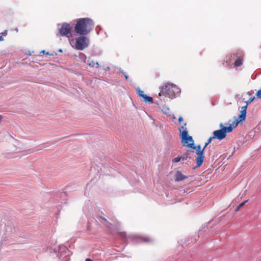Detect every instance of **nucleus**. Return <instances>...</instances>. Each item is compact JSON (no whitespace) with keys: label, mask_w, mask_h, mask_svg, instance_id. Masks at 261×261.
Wrapping results in <instances>:
<instances>
[{"label":"nucleus","mask_w":261,"mask_h":261,"mask_svg":"<svg viewBox=\"0 0 261 261\" xmlns=\"http://www.w3.org/2000/svg\"><path fill=\"white\" fill-rule=\"evenodd\" d=\"M254 98H255L254 97H250L249 99H248L247 101H245V102L246 103V105L247 106H248L249 103H250L251 102H252L253 101Z\"/></svg>","instance_id":"nucleus-15"},{"label":"nucleus","mask_w":261,"mask_h":261,"mask_svg":"<svg viewBox=\"0 0 261 261\" xmlns=\"http://www.w3.org/2000/svg\"><path fill=\"white\" fill-rule=\"evenodd\" d=\"M247 94H248V95H251V93H250L249 92H248Z\"/></svg>","instance_id":"nucleus-29"},{"label":"nucleus","mask_w":261,"mask_h":261,"mask_svg":"<svg viewBox=\"0 0 261 261\" xmlns=\"http://www.w3.org/2000/svg\"><path fill=\"white\" fill-rule=\"evenodd\" d=\"M187 123H185L184 125L179 128L180 132V137L181 139V144L184 146L188 147H192L194 145V140L191 136L188 135V132L186 127Z\"/></svg>","instance_id":"nucleus-4"},{"label":"nucleus","mask_w":261,"mask_h":261,"mask_svg":"<svg viewBox=\"0 0 261 261\" xmlns=\"http://www.w3.org/2000/svg\"><path fill=\"white\" fill-rule=\"evenodd\" d=\"M247 107H248V106H247L246 105L244 106H243L241 108V113H242L243 112H245V114H246V110H247Z\"/></svg>","instance_id":"nucleus-17"},{"label":"nucleus","mask_w":261,"mask_h":261,"mask_svg":"<svg viewBox=\"0 0 261 261\" xmlns=\"http://www.w3.org/2000/svg\"><path fill=\"white\" fill-rule=\"evenodd\" d=\"M73 41H74L73 39H71V40L69 39V42H70V44H71L72 42H73Z\"/></svg>","instance_id":"nucleus-28"},{"label":"nucleus","mask_w":261,"mask_h":261,"mask_svg":"<svg viewBox=\"0 0 261 261\" xmlns=\"http://www.w3.org/2000/svg\"><path fill=\"white\" fill-rule=\"evenodd\" d=\"M4 40V38L2 36H0V41H3Z\"/></svg>","instance_id":"nucleus-27"},{"label":"nucleus","mask_w":261,"mask_h":261,"mask_svg":"<svg viewBox=\"0 0 261 261\" xmlns=\"http://www.w3.org/2000/svg\"><path fill=\"white\" fill-rule=\"evenodd\" d=\"M85 261H93V260L90 258H87Z\"/></svg>","instance_id":"nucleus-26"},{"label":"nucleus","mask_w":261,"mask_h":261,"mask_svg":"<svg viewBox=\"0 0 261 261\" xmlns=\"http://www.w3.org/2000/svg\"><path fill=\"white\" fill-rule=\"evenodd\" d=\"M180 92V90L176 85L167 83L161 86L159 96L161 97V100L165 101L164 97L173 98Z\"/></svg>","instance_id":"nucleus-1"},{"label":"nucleus","mask_w":261,"mask_h":261,"mask_svg":"<svg viewBox=\"0 0 261 261\" xmlns=\"http://www.w3.org/2000/svg\"><path fill=\"white\" fill-rule=\"evenodd\" d=\"M178 121L180 123L181 122H182L183 121V118L181 116H180L179 118H178Z\"/></svg>","instance_id":"nucleus-23"},{"label":"nucleus","mask_w":261,"mask_h":261,"mask_svg":"<svg viewBox=\"0 0 261 261\" xmlns=\"http://www.w3.org/2000/svg\"><path fill=\"white\" fill-rule=\"evenodd\" d=\"M143 240L145 242H150L151 241V239L149 238L145 237L143 238Z\"/></svg>","instance_id":"nucleus-21"},{"label":"nucleus","mask_w":261,"mask_h":261,"mask_svg":"<svg viewBox=\"0 0 261 261\" xmlns=\"http://www.w3.org/2000/svg\"><path fill=\"white\" fill-rule=\"evenodd\" d=\"M94 64H95V63H94L93 64L92 66H94ZM95 64H96V65L97 66H96L97 67H99V64H98V62H96V63H95Z\"/></svg>","instance_id":"nucleus-25"},{"label":"nucleus","mask_w":261,"mask_h":261,"mask_svg":"<svg viewBox=\"0 0 261 261\" xmlns=\"http://www.w3.org/2000/svg\"><path fill=\"white\" fill-rule=\"evenodd\" d=\"M180 158H181V160L184 161L187 159L188 156L187 154H184L182 156H180Z\"/></svg>","instance_id":"nucleus-20"},{"label":"nucleus","mask_w":261,"mask_h":261,"mask_svg":"<svg viewBox=\"0 0 261 261\" xmlns=\"http://www.w3.org/2000/svg\"><path fill=\"white\" fill-rule=\"evenodd\" d=\"M242 64V59L241 58H238L234 62V66L236 67L240 66Z\"/></svg>","instance_id":"nucleus-12"},{"label":"nucleus","mask_w":261,"mask_h":261,"mask_svg":"<svg viewBox=\"0 0 261 261\" xmlns=\"http://www.w3.org/2000/svg\"><path fill=\"white\" fill-rule=\"evenodd\" d=\"M181 160V158L180 156H177L172 159V162L173 163H177Z\"/></svg>","instance_id":"nucleus-14"},{"label":"nucleus","mask_w":261,"mask_h":261,"mask_svg":"<svg viewBox=\"0 0 261 261\" xmlns=\"http://www.w3.org/2000/svg\"><path fill=\"white\" fill-rule=\"evenodd\" d=\"M229 123L230 124V126H224L222 123H220V127L221 129L213 132V138L220 140L224 139L226 136L227 133L231 132L233 128L237 126L239 124V121H232L231 120H229Z\"/></svg>","instance_id":"nucleus-3"},{"label":"nucleus","mask_w":261,"mask_h":261,"mask_svg":"<svg viewBox=\"0 0 261 261\" xmlns=\"http://www.w3.org/2000/svg\"><path fill=\"white\" fill-rule=\"evenodd\" d=\"M190 148L196 150V153L197 155V157L196 159L197 167L200 166L203 162V152L204 149H203V148L202 149H201V147L200 145H198L197 146H194V145H193L192 146V147Z\"/></svg>","instance_id":"nucleus-6"},{"label":"nucleus","mask_w":261,"mask_h":261,"mask_svg":"<svg viewBox=\"0 0 261 261\" xmlns=\"http://www.w3.org/2000/svg\"><path fill=\"white\" fill-rule=\"evenodd\" d=\"M88 38L83 36L77 37L75 40L74 47L77 50H83L88 46Z\"/></svg>","instance_id":"nucleus-5"},{"label":"nucleus","mask_w":261,"mask_h":261,"mask_svg":"<svg viewBox=\"0 0 261 261\" xmlns=\"http://www.w3.org/2000/svg\"><path fill=\"white\" fill-rule=\"evenodd\" d=\"M125 79L127 80V76H125Z\"/></svg>","instance_id":"nucleus-30"},{"label":"nucleus","mask_w":261,"mask_h":261,"mask_svg":"<svg viewBox=\"0 0 261 261\" xmlns=\"http://www.w3.org/2000/svg\"><path fill=\"white\" fill-rule=\"evenodd\" d=\"M94 27L92 20L88 18H84L77 21L74 27L75 33L81 35H85L88 34Z\"/></svg>","instance_id":"nucleus-2"},{"label":"nucleus","mask_w":261,"mask_h":261,"mask_svg":"<svg viewBox=\"0 0 261 261\" xmlns=\"http://www.w3.org/2000/svg\"><path fill=\"white\" fill-rule=\"evenodd\" d=\"M71 27L67 23H64L62 24L61 28L59 29L60 35L62 36H67L69 38L68 35H71Z\"/></svg>","instance_id":"nucleus-7"},{"label":"nucleus","mask_w":261,"mask_h":261,"mask_svg":"<svg viewBox=\"0 0 261 261\" xmlns=\"http://www.w3.org/2000/svg\"><path fill=\"white\" fill-rule=\"evenodd\" d=\"M138 95H139L140 97H142V95H144V92L140 90V89H138Z\"/></svg>","instance_id":"nucleus-18"},{"label":"nucleus","mask_w":261,"mask_h":261,"mask_svg":"<svg viewBox=\"0 0 261 261\" xmlns=\"http://www.w3.org/2000/svg\"><path fill=\"white\" fill-rule=\"evenodd\" d=\"M248 202V200L244 201V202L241 203L235 209V212H238L240 209L246 203Z\"/></svg>","instance_id":"nucleus-11"},{"label":"nucleus","mask_w":261,"mask_h":261,"mask_svg":"<svg viewBox=\"0 0 261 261\" xmlns=\"http://www.w3.org/2000/svg\"><path fill=\"white\" fill-rule=\"evenodd\" d=\"M142 98H143L145 102H152L153 99L152 98L147 96L146 94H144V95H142Z\"/></svg>","instance_id":"nucleus-10"},{"label":"nucleus","mask_w":261,"mask_h":261,"mask_svg":"<svg viewBox=\"0 0 261 261\" xmlns=\"http://www.w3.org/2000/svg\"><path fill=\"white\" fill-rule=\"evenodd\" d=\"M13 13H14V12H12V9H9L8 10V12H7V15H10V14H13Z\"/></svg>","instance_id":"nucleus-22"},{"label":"nucleus","mask_w":261,"mask_h":261,"mask_svg":"<svg viewBox=\"0 0 261 261\" xmlns=\"http://www.w3.org/2000/svg\"><path fill=\"white\" fill-rule=\"evenodd\" d=\"M214 139L213 137H210L208 140H207V142L205 143L204 146L203 147V149H205V148L206 147V146L211 143L212 139Z\"/></svg>","instance_id":"nucleus-13"},{"label":"nucleus","mask_w":261,"mask_h":261,"mask_svg":"<svg viewBox=\"0 0 261 261\" xmlns=\"http://www.w3.org/2000/svg\"><path fill=\"white\" fill-rule=\"evenodd\" d=\"M188 178V176L184 175L180 171H176L175 175V181H180Z\"/></svg>","instance_id":"nucleus-8"},{"label":"nucleus","mask_w":261,"mask_h":261,"mask_svg":"<svg viewBox=\"0 0 261 261\" xmlns=\"http://www.w3.org/2000/svg\"><path fill=\"white\" fill-rule=\"evenodd\" d=\"M246 114L245 112L241 113L240 115L239 116V120L236 119L234 121H239V123L241 121L244 120L246 118Z\"/></svg>","instance_id":"nucleus-9"},{"label":"nucleus","mask_w":261,"mask_h":261,"mask_svg":"<svg viewBox=\"0 0 261 261\" xmlns=\"http://www.w3.org/2000/svg\"><path fill=\"white\" fill-rule=\"evenodd\" d=\"M1 34L6 36L7 35V31L5 30L4 32L2 33Z\"/></svg>","instance_id":"nucleus-24"},{"label":"nucleus","mask_w":261,"mask_h":261,"mask_svg":"<svg viewBox=\"0 0 261 261\" xmlns=\"http://www.w3.org/2000/svg\"><path fill=\"white\" fill-rule=\"evenodd\" d=\"M100 222L102 223H107L108 224H111L110 223H109L107 220L104 218V217H100Z\"/></svg>","instance_id":"nucleus-16"},{"label":"nucleus","mask_w":261,"mask_h":261,"mask_svg":"<svg viewBox=\"0 0 261 261\" xmlns=\"http://www.w3.org/2000/svg\"><path fill=\"white\" fill-rule=\"evenodd\" d=\"M256 96L258 98H261V90H259L257 92Z\"/></svg>","instance_id":"nucleus-19"}]
</instances>
